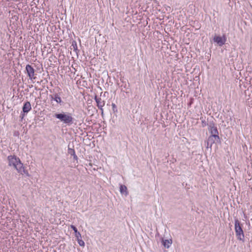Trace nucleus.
<instances>
[{"label":"nucleus","mask_w":252,"mask_h":252,"mask_svg":"<svg viewBox=\"0 0 252 252\" xmlns=\"http://www.w3.org/2000/svg\"><path fill=\"white\" fill-rule=\"evenodd\" d=\"M235 231L237 239L242 242H245V235L242 225L238 219L235 220Z\"/></svg>","instance_id":"1"},{"label":"nucleus","mask_w":252,"mask_h":252,"mask_svg":"<svg viewBox=\"0 0 252 252\" xmlns=\"http://www.w3.org/2000/svg\"><path fill=\"white\" fill-rule=\"evenodd\" d=\"M94 99L97 103L98 108L101 110V113L103 114V106L104 105V101L102 100L101 98L97 97L96 95L95 96Z\"/></svg>","instance_id":"9"},{"label":"nucleus","mask_w":252,"mask_h":252,"mask_svg":"<svg viewBox=\"0 0 252 252\" xmlns=\"http://www.w3.org/2000/svg\"><path fill=\"white\" fill-rule=\"evenodd\" d=\"M51 100H54L57 103L60 105L63 104V102L62 101L60 96V93H55L52 95H50Z\"/></svg>","instance_id":"6"},{"label":"nucleus","mask_w":252,"mask_h":252,"mask_svg":"<svg viewBox=\"0 0 252 252\" xmlns=\"http://www.w3.org/2000/svg\"><path fill=\"white\" fill-rule=\"evenodd\" d=\"M8 159L9 161V165L15 166L16 164L18 163L20 160L19 158H17L15 156H9L8 157Z\"/></svg>","instance_id":"8"},{"label":"nucleus","mask_w":252,"mask_h":252,"mask_svg":"<svg viewBox=\"0 0 252 252\" xmlns=\"http://www.w3.org/2000/svg\"><path fill=\"white\" fill-rule=\"evenodd\" d=\"M226 37L224 35L223 37H220L219 36H215L214 37V41L217 42L219 46H222L224 44L226 41Z\"/></svg>","instance_id":"7"},{"label":"nucleus","mask_w":252,"mask_h":252,"mask_svg":"<svg viewBox=\"0 0 252 252\" xmlns=\"http://www.w3.org/2000/svg\"><path fill=\"white\" fill-rule=\"evenodd\" d=\"M212 146H211V144L210 143H209V141L207 140V148H208L209 147L211 148Z\"/></svg>","instance_id":"18"},{"label":"nucleus","mask_w":252,"mask_h":252,"mask_svg":"<svg viewBox=\"0 0 252 252\" xmlns=\"http://www.w3.org/2000/svg\"><path fill=\"white\" fill-rule=\"evenodd\" d=\"M112 106L113 111L114 112L117 111V109L116 105L114 103H112Z\"/></svg>","instance_id":"17"},{"label":"nucleus","mask_w":252,"mask_h":252,"mask_svg":"<svg viewBox=\"0 0 252 252\" xmlns=\"http://www.w3.org/2000/svg\"><path fill=\"white\" fill-rule=\"evenodd\" d=\"M120 190L122 194H125V196L127 195L128 191L127 188L125 185H121L120 187Z\"/></svg>","instance_id":"12"},{"label":"nucleus","mask_w":252,"mask_h":252,"mask_svg":"<svg viewBox=\"0 0 252 252\" xmlns=\"http://www.w3.org/2000/svg\"><path fill=\"white\" fill-rule=\"evenodd\" d=\"M70 227L74 231L75 237L77 238H81V234L78 231L77 228L73 225H71Z\"/></svg>","instance_id":"13"},{"label":"nucleus","mask_w":252,"mask_h":252,"mask_svg":"<svg viewBox=\"0 0 252 252\" xmlns=\"http://www.w3.org/2000/svg\"><path fill=\"white\" fill-rule=\"evenodd\" d=\"M26 70L28 73V76L31 79H35L34 75V69L30 64L26 65Z\"/></svg>","instance_id":"5"},{"label":"nucleus","mask_w":252,"mask_h":252,"mask_svg":"<svg viewBox=\"0 0 252 252\" xmlns=\"http://www.w3.org/2000/svg\"><path fill=\"white\" fill-rule=\"evenodd\" d=\"M171 240H163L162 239V244L164 247L169 248L170 247V244H171Z\"/></svg>","instance_id":"14"},{"label":"nucleus","mask_w":252,"mask_h":252,"mask_svg":"<svg viewBox=\"0 0 252 252\" xmlns=\"http://www.w3.org/2000/svg\"><path fill=\"white\" fill-rule=\"evenodd\" d=\"M32 109L31 104L29 101L26 102L22 108L23 113H28Z\"/></svg>","instance_id":"10"},{"label":"nucleus","mask_w":252,"mask_h":252,"mask_svg":"<svg viewBox=\"0 0 252 252\" xmlns=\"http://www.w3.org/2000/svg\"><path fill=\"white\" fill-rule=\"evenodd\" d=\"M68 153L69 154H70V155L73 156L74 159L77 161V160H78V157H77V156L75 154V151H74V150L73 149L69 147V145H68Z\"/></svg>","instance_id":"11"},{"label":"nucleus","mask_w":252,"mask_h":252,"mask_svg":"<svg viewBox=\"0 0 252 252\" xmlns=\"http://www.w3.org/2000/svg\"><path fill=\"white\" fill-rule=\"evenodd\" d=\"M207 140L209 141V143L211 144V146H212L215 142L216 141H217V138H216V137H214L212 135H210Z\"/></svg>","instance_id":"15"},{"label":"nucleus","mask_w":252,"mask_h":252,"mask_svg":"<svg viewBox=\"0 0 252 252\" xmlns=\"http://www.w3.org/2000/svg\"><path fill=\"white\" fill-rule=\"evenodd\" d=\"M81 238H77V241H78V244H79L80 246H85V243L84 242L80 239Z\"/></svg>","instance_id":"16"},{"label":"nucleus","mask_w":252,"mask_h":252,"mask_svg":"<svg viewBox=\"0 0 252 252\" xmlns=\"http://www.w3.org/2000/svg\"><path fill=\"white\" fill-rule=\"evenodd\" d=\"M209 129L211 132V135L216 137V138H217V141H220V137L219 136L217 127L215 126V124L213 122L210 123L209 124Z\"/></svg>","instance_id":"3"},{"label":"nucleus","mask_w":252,"mask_h":252,"mask_svg":"<svg viewBox=\"0 0 252 252\" xmlns=\"http://www.w3.org/2000/svg\"><path fill=\"white\" fill-rule=\"evenodd\" d=\"M14 167L17 170L18 173L21 174H25L27 176H30L28 171L25 169V167H24L23 163L20 160L16 164Z\"/></svg>","instance_id":"4"},{"label":"nucleus","mask_w":252,"mask_h":252,"mask_svg":"<svg viewBox=\"0 0 252 252\" xmlns=\"http://www.w3.org/2000/svg\"><path fill=\"white\" fill-rule=\"evenodd\" d=\"M55 117L59 119L61 122H63L68 126L73 123V118L72 117L70 113H56Z\"/></svg>","instance_id":"2"},{"label":"nucleus","mask_w":252,"mask_h":252,"mask_svg":"<svg viewBox=\"0 0 252 252\" xmlns=\"http://www.w3.org/2000/svg\"><path fill=\"white\" fill-rule=\"evenodd\" d=\"M25 116V113H23V114H21V115H20V117L21 118V119H23L24 118Z\"/></svg>","instance_id":"19"}]
</instances>
